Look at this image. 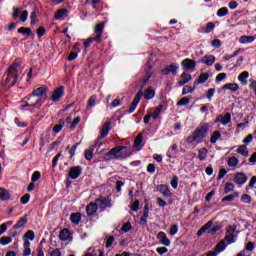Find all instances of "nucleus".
I'll list each match as a JSON object with an SVG mask.
<instances>
[{
  "label": "nucleus",
  "instance_id": "nucleus-57",
  "mask_svg": "<svg viewBox=\"0 0 256 256\" xmlns=\"http://www.w3.org/2000/svg\"><path fill=\"white\" fill-rule=\"evenodd\" d=\"M97 96H91L88 100V107H95Z\"/></svg>",
  "mask_w": 256,
  "mask_h": 256
},
{
  "label": "nucleus",
  "instance_id": "nucleus-27",
  "mask_svg": "<svg viewBox=\"0 0 256 256\" xmlns=\"http://www.w3.org/2000/svg\"><path fill=\"white\" fill-rule=\"evenodd\" d=\"M24 243H29V241L35 240V232L33 230H28L22 237Z\"/></svg>",
  "mask_w": 256,
  "mask_h": 256
},
{
  "label": "nucleus",
  "instance_id": "nucleus-40",
  "mask_svg": "<svg viewBox=\"0 0 256 256\" xmlns=\"http://www.w3.org/2000/svg\"><path fill=\"white\" fill-rule=\"evenodd\" d=\"M207 148H201L199 151H198V159L200 161H205V159H207Z\"/></svg>",
  "mask_w": 256,
  "mask_h": 256
},
{
  "label": "nucleus",
  "instance_id": "nucleus-18",
  "mask_svg": "<svg viewBox=\"0 0 256 256\" xmlns=\"http://www.w3.org/2000/svg\"><path fill=\"white\" fill-rule=\"evenodd\" d=\"M47 91H49V88L47 86H42L37 89H35L32 94L33 97H37V99H41L43 95H46Z\"/></svg>",
  "mask_w": 256,
  "mask_h": 256
},
{
  "label": "nucleus",
  "instance_id": "nucleus-59",
  "mask_svg": "<svg viewBox=\"0 0 256 256\" xmlns=\"http://www.w3.org/2000/svg\"><path fill=\"white\" fill-rule=\"evenodd\" d=\"M121 229L124 233H129V231H131V223H125Z\"/></svg>",
  "mask_w": 256,
  "mask_h": 256
},
{
  "label": "nucleus",
  "instance_id": "nucleus-36",
  "mask_svg": "<svg viewBox=\"0 0 256 256\" xmlns=\"http://www.w3.org/2000/svg\"><path fill=\"white\" fill-rule=\"evenodd\" d=\"M71 236V233H69V229L65 228L60 231L59 237L61 241H67L69 237Z\"/></svg>",
  "mask_w": 256,
  "mask_h": 256
},
{
  "label": "nucleus",
  "instance_id": "nucleus-28",
  "mask_svg": "<svg viewBox=\"0 0 256 256\" xmlns=\"http://www.w3.org/2000/svg\"><path fill=\"white\" fill-rule=\"evenodd\" d=\"M209 79V73L204 72L200 74L198 80L194 81V85H203V83H206V81Z\"/></svg>",
  "mask_w": 256,
  "mask_h": 256
},
{
  "label": "nucleus",
  "instance_id": "nucleus-46",
  "mask_svg": "<svg viewBox=\"0 0 256 256\" xmlns=\"http://www.w3.org/2000/svg\"><path fill=\"white\" fill-rule=\"evenodd\" d=\"M79 123H81V117L77 116L70 125V131H73V129H75Z\"/></svg>",
  "mask_w": 256,
  "mask_h": 256
},
{
  "label": "nucleus",
  "instance_id": "nucleus-47",
  "mask_svg": "<svg viewBox=\"0 0 256 256\" xmlns=\"http://www.w3.org/2000/svg\"><path fill=\"white\" fill-rule=\"evenodd\" d=\"M235 185L233 183H226V186L224 188V193H231V191H234Z\"/></svg>",
  "mask_w": 256,
  "mask_h": 256
},
{
  "label": "nucleus",
  "instance_id": "nucleus-14",
  "mask_svg": "<svg viewBox=\"0 0 256 256\" xmlns=\"http://www.w3.org/2000/svg\"><path fill=\"white\" fill-rule=\"evenodd\" d=\"M142 97H143V91L140 90V91L136 94V96H135V98H134V100H133V102H132V104H131V107H130V109H129V113H133V112L137 109V105H139V103H140Z\"/></svg>",
  "mask_w": 256,
  "mask_h": 256
},
{
  "label": "nucleus",
  "instance_id": "nucleus-51",
  "mask_svg": "<svg viewBox=\"0 0 256 256\" xmlns=\"http://www.w3.org/2000/svg\"><path fill=\"white\" fill-rule=\"evenodd\" d=\"M28 17H29V12L27 10H24L20 15V21H22V23H25Z\"/></svg>",
  "mask_w": 256,
  "mask_h": 256
},
{
  "label": "nucleus",
  "instance_id": "nucleus-4",
  "mask_svg": "<svg viewBox=\"0 0 256 256\" xmlns=\"http://www.w3.org/2000/svg\"><path fill=\"white\" fill-rule=\"evenodd\" d=\"M103 31H105V22L96 24L94 28V36L88 38L84 42V47H86V49L91 47L93 41H95V43H101V39H103Z\"/></svg>",
  "mask_w": 256,
  "mask_h": 256
},
{
  "label": "nucleus",
  "instance_id": "nucleus-49",
  "mask_svg": "<svg viewBox=\"0 0 256 256\" xmlns=\"http://www.w3.org/2000/svg\"><path fill=\"white\" fill-rule=\"evenodd\" d=\"M39 179H41V172L35 171L32 174V178H31L32 183H35V181H39Z\"/></svg>",
  "mask_w": 256,
  "mask_h": 256
},
{
  "label": "nucleus",
  "instance_id": "nucleus-2",
  "mask_svg": "<svg viewBox=\"0 0 256 256\" xmlns=\"http://www.w3.org/2000/svg\"><path fill=\"white\" fill-rule=\"evenodd\" d=\"M211 125L209 123H203L197 127L194 132L187 138V143H203L205 137L209 133Z\"/></svg>",
  "mask_w": 256,
  "mask_h": 256
},
{
  "label": "nucleus",
  "instance_id": "nucleus-5",
  "mask_svg": "<svg viewBox=\"0 0 256 256\" xmlns=\"http://www.w3.org/2000/svg\"><path fill=\"white\" fill-rule=\"evenodd\" d=\"M220 229L221 226L217 225L213 227V220H209L206 224L203 225V227L198 230L197 235L198 237H201V235H204V233H207V231L209 235H215Z\"/></svg>",
  "mask_w": 256,
  "mask_h": 256
},
{
  "label": "nucleus",
  "instance_id": "nucleus-42",
  "mask_svg": "<svg viewBox=\"0 0 256 256\" xmlns=\"http://www.w3.org/2000/svg\"><path fill=\"white\" fill-rule=\"evenodd\" d=\"M23 256H29L31 255V242L23 243Z\"/></svg>",
  "mask_w": 256,
  "mask_h": 256
},
{
  "label": "nucleus",
  "instance_id": "nucleus-10",
  "mask_svg": "<svg viewBox=\"0 0 256 256\" xmlns=\"http://www.w3.org/2000/svg\"><path fill=\"white\" fill-rule=\"evenodd\" d=\"M63 95H65V88L60 86L52 92L51 101L58 103V101H61Z\"/></svg>",
  "mask_w": 256,
  "mask_h": 256
},
{
  "label": "nucleus",
  "instance_id": "nucleus-30",
  "mask_svg": "<svg viewBox=\"0 0 256 256\" xmlns=\"http://www.w3.org/2000/svg\"><path fill=\"white\" fill-rule=\"evenodd\" d=\"M67 15H69V11L65 8L58 10L55 13V19L60 20V19H65V17H67Z\"/></svg>",
  "mask_w": 256,
  "mask_h": 256
},
{
  "label": "nucleus",
  "instance_id": "nucleus-41",
  "mask_svg": "<svg viewBox=\"0 0 256 256\" xmlns=\"http://www.w3.org/2000/svg\"><path fill=\"white\" fill-rule=\"evenodd\" d=\"M223 89H228L229 91H239V85L237 83H228L223 86Z\"/></svg>",
  "mask_w": 256,
  "mask_h": 256
},
{
  "label": "nucleus",
  "instance_id": "nucleus-54",
  "mask_svg": "<svg viewBox=\"0 0 256 256\" xmlns=\"http://www.w3.org/2000/svg\"><path fill=\"white\" fill-rule=\"evenodd\" d=\"M177 105L183 106V105H189V98L183 97L178 102Z\"/></svg>",
  "mask_w": 256,
  "mask_h": 256
},
{
  "label": "nucleus",
  "instance_id": "nucleus-52",
  "mask_svg": "<svg viewBox=\"0 0 256 256\" xmlns=\"http://www.w3.org/2000/svg\"><path fill=\"white\" fill-rule=\"evenodd\" d=\"M214 29H215V23L209 22L206 25L205 33H211V31H213Z\"/></svg>",
  "mask_w": 256,
  "mask_h": 256
},
{
  "label": "nucleus",
  "instance_id": "nucleus-26",
  "mask_svg": "<svg viewBox=\"0 0 256 256\" xmlns=\"http://www.w3.org/2000/svg\"><path fill=\"white\" fill-rule=\"evenodd\" d=\"M144 99H147L148 101L153 99L155 97V89L153 87H148L144 93H142Z\"/></svg>",
  "mask_w": 256,
  "mask_h": 256
},
{
  "label": "nucleus",
  "instance_id": "nucleus-19",
  "mask_svg": "<svg viewBox=\"0 0 256 256\" xmlns=\"http://www.w3.org/2000/svg\"><path fill=\"white\" fill-rule=\"evenodd\" d=\"M157 239L164 245V247H169V245H171V240L167 238V234H165V232H159Z\"/></svg>",
  "mask_w": 256,
  "mask_h": 256
},
{
  "label": "nucleus",
  "instance_id": "nucleus-21",
  "mask_svg": "<svg viewBox=\"0 0 256 256\" xmlns=\"http://www.w3.org/2000/svg\"><path fill=\"white\" fill-rule=\"evenodd\" d=\"M180 79L177 82V85H179V87H183V85H187V83H189V81H191L192 77L191 74H187V73H182L180 76Z\"/></svg>",
  "mask_w": 256,
  "mask_h": 256
},
{
  "label": "nucleus",
  "instance_id": "nucleus-61",
  "mask_svg": "<svg viewBox=\"0 0 256 256\" xmlns=\"http://www.w3.org/2000/svg\"><path fill=\"white\" fill-rule=\"evenodd\" d=\"M46 33V30H45V27L43 26H40L37 30V35L38 37H43V35H45Z\"/></svg>",
  "mask_w": 256,
  "mask_h": 256
},
{
  "label": "nucleus",
  "instance_id": "nucleus-16",
  "mask_svg": "<svg viewBox=\"0 0 256 256\" xmlns=\"http://www.w3.org/2000/svg\"><path fill=\"white\" fill-rule=\"evenodd\" d=\"M157 191L162 193L164 197H172L173 193H171V190H169V186L165 184H160L157 186Z\"/></svg>",
  "mask_w": 256,
  "mask_h": 256
},
{
  "label": "nucleus",
  "instance_id": "nucleus-25",
  "mask_svg": "<svg viewBox=\"0 0 256 256\" xmlns=\"http://www.w3.org/2000/svg\"><path fill=\"white\" fill-rule=\"evenodd\" d=\"M134 147L137 151L143 148V134H138L134 140Z\"/></svg>",
  "mask_w": 256,
  "mask_h": 256
},
{
  "label": "nucleus",
  "instance_id": "nucleus-15",
  "mask_svg": "<svg viewBox=\"0 0 256 256\" xmlns=\"http://www.w3.org/2000/svg\"><path fill=\"white\" fill-rule=\"evenodd\" d=\"M81 173H82L81 166H74L70 168L68 177H70V179H79V177L81 176Z\"/></svg>",
  "mask_w": 256,
  "mask_h": 256
},
{
  "label": "nucleus",
  "instance_id": "nucleus-33",
  "mask_svg": "<svg viewBox=\"0 0 256 256\" xmlns=\"http://www.w3.org/2000/svg\"><path fill=\"white\" fill-rule=\"evenodd\" d=\"M219 139H221V131L216 130L212 133L210 137V143H212V145H215V143H217Z\"/></svg>",
  "mask_w": 256,
  "mask_h": 256
},
{
  "label": "nucleus",
  "instance_id": "nucleus-17",
  "mask_svg": "<svg viewBox=\"0 0 256 256\" xmlns=\"http://www.w3.org/2000/svg\"><path fill=\"white\" fill-rule=\"evenodd\" d=\"M97 145H99V141H96L92 146L85 150L84 157L87 161H91V159H93V151H95V147H97Z\"/></svg>",
  "mask_w": 256,
  "mask_h": 256
},
{
  "label": "nucleus",
  "instance_id": "nucleus-24",
  "mask_svg": "<svg viewBox=\"0 0 256 256\" xmlns=\"http://www.w3.org/2000/svg\"><path fill=\"white\" fill-rule=\"evenodd\" d=\"M201 63L204 65H207L208 67H211L213 63H215V56L214 55H205L201 58Z\"/></svg>",
  "mask_w": 256,
  "mask_h": 256
},
{
  "label": "nucleus",
  "instance_id": "nucleus-55",
  "mask_svg": "<svg viewBox=\"0 0 256 256\" xmlns=\"http://www.w3.org/2000/svg\"><path fill=\"white\" fill-rule=\"evenodd\" d=\"M114 242H115L114 236L108 237V239L106 240V248L109 249V247H111Z\"/></svg>",
  "mask_w": 256,
  "mask_h": 256
},
{
  "label": "nucleus",
  "instance_id": "nucleus-3",
  "mask_svg": "<svg viewBox=\"0 0 256 256\" xmlns=\"http://www.w3.org/2000/svg\"><path fill=\"white\" fill-rule=\"evenodd\" d=\"M133 151L125 146H116L106 153L107 159H127Z\"/></svg>",
  "mask_w": 256,
  "mask_h": 256
},
{
  "label": "nucleus",
  "instance_id": "nucleus-50",
  "mask_svg": "<svg viewBox=\"0 0 256 256\" xmlns=\"http://www.w3.org/2000/svg\"><path fill=\"white\" fill-rule=\"evenodd\" d=\"M171 187H173V189H177V187H179V179L177 178V176H174L170 182Z\"/></svg>",
  "mask_w": 256,
  "mask_h": 256
},
{
  "label": "nucleus",
  "instance_id": "nucleus-8",
  "mask_svg": "<svg viewBox=\"0 0 256 256\" xmlns=\"http://www.w3.org/2000/svg\"><path fill=\"white\" fill-rule=\"evenodd\" d=\"M237 227L235 226H228L227 230H226V235L224 237V241H227V243H229V245H231V243H235V231H236Z\"/></svg>",
  "mask_w": 256,
  "mask_h": 256
},
{
  "label": "nucleus",
  "instance_id": "nucleus-39",
  "mask_svg": "<svg viewBox=\"0 0 256 256\" xmlns=\"http://www.w3.org/2000/svg\"><path fill=\"white\" fill-rule=\"evenodd\" d=\"M227 249V244H225V240H221L215 247V251L221 253Z\"/></svg>",
  "mask_w": 256,
  "mask_h": 256
},
{
  "label": "nucleus",
  "instance_id": "nucleus-60",
  "mask_svg": "<svg viewBox=\"0 0 256 256\" xmlns=\"http://www.w3.org/2000/svg\"><path fill=\"white\" fill-rule=\"evenodd\" d=\"M178 231H179V227L177 226V224H174L170 228V235H177Z\"/></svg>",
  "mask_w": 256,
  "mask_h": 256
},
{
  "label": "nucleus",
  "instance_id": "nucleus-32",
  "mask_svg": "<svg viewBox=\"0 0 256 256\" xmlns=\"http://www.w3.org/2000/svg\"><path fill=\"white\" fill-rule=\"evenodd\" d=\"M25 225H27V217L20 218L18 222L13 226V229H24Z\"/></svg>",
  "mask_w": 256,
  "mask_h": 256
},
{
  "label": "nucleus",
  "instance_id": "nucleus-62",
  "mask_svg": "<svg viewBox=\"0 0 256 256\" xmlns=\"http://www.w3.org/2000/svg\"><path fill=\"white\" fill-rule=\"evenodd\" d=\"M251 141H253V135L252 134H249L247 135V137L243 140V143L245 145H249V143H251Z\"/></svg>",
  "mask_w": 256,
  "mask_h": 256
},
{
  "label": "nucleus",
  "instance_id": "nucleus-20",
  "mask_svg": "<svg viewBox=\"0 0 256 256\" xmlns=\"http://www.w3.org/2000/svg\"><path fill=\"white\" fill-rule=\"evenodd\" d=\"M111 130V121H106L104 125L102 126L100 139H105L107 135H109V131Z\"/></svg>",
  "mask_w": 256,
  "mask_h": 256
},
{
  "label": "nucleus",
  "instance_id": "nucleus-44",
  "mask_svg": "<svg viewBox=\"0 0 256 256\" xmlns=\"http://www.w3.org/2000/svg\"><path fill=\"white\" fill-rule=\"evenodd\" d=\"M229 14V9L227 7H222L217 11V16L218 17H225V15Z\"/></svg>",
  "mask_w": 256,
  "mask_h": 256
},
{
  "label": "nucleus",
  "instance_id": "nucleus-29",
  "mask_svg": "<svg viewBox=\"0 0 256 256\" xmlns=\"http://www.w3.org/2000/svg\"><path fill=\"white\" fill-rule=\"evenodd\" d=\"M9 199H11V194L9 193V190L5 188H0V200L9 201Z\"/></svg>",
  "mask_w": 256,
  "mask_h": 256
},
{
  "label": "nucleus",
  "instance_id": "nucleus-56",
  "mask_svg": "<svg viewBox=\"0 0 256 256\" xmlns=\"http://www.w3.org/2000/svg\"><path fill=\"white\" fill-rule=\"evenodd\" d=\"M29 199H31V195L25 194L24 196L21 197V203L22 205H27L29 203Z\"/></svg>",
  "mask_w": 256,
  "mask_h": 256
},
{
  "label": "nucleus",
  "instance_id": "nucleus-23",
  "mask_svg": "<svg viewBox=\"0 0 256 256\" xmlns=\"http://www.w3.org/2000/svg\"><path fill=\"white\" fill-rule=\"evenodd\" d=\"M234 181L237 185H244V183H247V176L245 175V173L239 172L234 177Z\"/></svg>",
  "mask_w": 256,
  "mask_h": 256
},
{
  "label": "nucleus",
  "instance_id": "nucleus-7",
  "mask_svg": "<svg viewBox=\"0 0 256 256\" xmlns=\"http://www.w3.org/2000/svg\"><path fill=\"white\" fill-rule=\"evenodd\" d=\"M95 203L100 211H105L107 207H113V203L111 202V198L109 197H100L95 200Z\"/></svg>",
  "mask_w": 256,
  "mask_h": 256
},
{
  "label": "nucleus",
  "instance_id": "nucleus-13",
  "mask_svg": "<svg viewBox=\"0 0 256 256\" xmlns=\"http://www.w3.org/2000/svg\"><path fill=\"white\" fill-rule=\"evenodd\" d=\"M177 71H179V64L172 63L169 66H167L164 70H162V74L169 75V73H172V75H177Z\"/></svg>",
  "mask_w": 256,
  "mask_h": 256
},
{
  "label": "nucleus",
  "instance_id": "nucleus-63",
  "mask_svg": "<svg viewBox=\"0 0 256 256\" xmlns=\"http://www.w3.org/2000/svg\"><path fill=\"white\" fill-rule=\"evenodd\" d=\"M249 87L252 89V91H254V95L256 96V80H251Z\"/></svg>",
  "mask_w": 256,
  "mask_h": 256
},
{
  "label": "nucleus",
  "instance_id": "nucleus-34",
  "mask_svg": "<svg viewBox=\"0 0 256 256\" xmlns=\"http://www.w3.org/2000/svg\"><path fill=\"white\" fill-rule=\"evenodd\" d=\"M236 153H239V155H242V157H249V150H247L246 145L238 146V149L236 150Z\"/></svg>",
  "mask_w": 256,
  "mask_h": 256
},
{
  "label": "nucleus",
  "instance_id": "nucleus-64",
  "mask_svg": "<svg viewBox=\"0 0 256 256\" xmlns=\"http://www.w3.org/2000/svg\"><path fill=\"white\" fill-rule=\"evenodd\" d=\"M50 256H61V250L55 249L50 253Z\"/></svg>",
  "mask_w": 256,
  "mask_h": 256
},
{
  "label": "nucleus",
  "instance_id": "nucleus-58",
  "mask_svg": "<svg viewBox=\"0 0 256 256\" xmlns=\"http://www.w3.org/2000/svg\"><path fill=\"white\" fill-rule=\"evenodd\" d=\"M148 218H149V212H144L140 219L141 225H145V223H147Z\"/></svg>",
  "mask_w": 256,
  "mask_h": 256
},
{
  "label": "nucleus",
  "instance_id": "nucleus-37",
  "mask_svg": "<svg viewBox=\"0 0 256 256\" xmlns=\"http://www.w3.org/2000/svg\"><path fill=\"white\" fill-rule=\"evenodd\" d=\"M70 221H72V223H74L75 225H79V223L81 222V214L80 213L71 214Z\"/></svg>",
  "mask_w": 256,
  "mask_h": 256
},
{
  "label": "nucleus",
  "instance_id": "nucleus-6",
  "mask_svg": "<svg viewBox=\"0 0 256 256\" xmlns=\"http://www.w3.org/2000/svg\"><path fill=\"white\" fill-rule=\"evenodd\" d=\"M26 99L27 101L22 107H29V111H33V109H41V105H43V100L41 98H37V96L31 94Z\"/></svg>",
  "mask_w": 256,
  "mask_h": 256
},
{
  "label": "nucleus",
  "instance_id": "nucleus-48",
  "mask_svg": "<svg viewBox=\"0 0 256 256\" xmlns=\"http://www.w3.org/2000/svg\"><path fill=\"white\" fill-rule=\"evenodd\" d=\"M241 201L242 203H246L247 205H249L251 203V196L248 194H243L241 196Z\"/></svg>",
  "mask_w": 256,
  "mask_h": 256
},
{
  "label": "nucleus",
  "instance_id": "nucleus-31",
  "mask_svg": "<svg viewBox=\"0 0 256 256\" xmlns=\"http://www.w3.org/2000/svg\"><path fill=\"white\" fill-rule=\"evenodd\" d=\"M247 79H249V72L247 71L240 73L238 76V80L240 81L241 85H247Z\"/></svg>",
  "mask_w": 256,
  "mask_h": 256
},
{
  "label": "nucleus",
  "instance_id": "nucleus-9",
  "mask_svg": "<svg viewBox=\"0 0 256 256\" xmlns=\"http://www.w3.org/2000/svg\"><path fill=\"white\" fill-rule=\"evenodd\" d=\"M182 68L184 71H195L197 67V62L195 60L186 58L181 62Z\"/></svg>",
  "mask_w": 256,
  "mask_h": 256
},
{
  "label": "nucleus",
  "instance_id": "nucleus-53",
  "mask_svg": "<svg viewBox=\"0 0 256 256\" xmlns=\"http://www.w3.org/2000/svg\"><path fill=\"white\" fill-rule=\"evenodd\" d=\"M195 89L191 88V86H184L182 90V95H187L188 93H193Z\"/></svg>",
  "mask_w": 256,
  "mask_h": 256
},
{
  "label": "nucleus",
  "instance_id": "nucleus-38",
  "mask_svg": "<svg viewBox=\"0 0 256 256\" xmlns=\"http://www.w3.org/2000/svg\"><path fill=\"white\" fill-rule=\"evenodd\" d=\"M239 165V159L235 156H232L228 159V167L235 168Z\"/></svg>",
  "mask_w": 256,
  "mask_h": 256
},
{
  "label": "nucleus",
  "instance_id": "nucleus-45",
  "mask_svg": "<svg viewBox=\"0 0 256 256\" xmlns=\"http://www.w3.org/2000/svg\"><path fill=\"white\" fill-rule=\"evenodd\" d=\"M18 33H22V35H27V37H29L32 32H31V28L21 27L18 29Z\"/></svg>",
  "mask_w": 256,
  "mask_h": 256
},
{
  "label": "nucleus",
  "instance_id": "nucleus-12",
  "mask_svg": "<svg viewBox=\"0 0 256 256\" xmlns=\"http://www.w3.org/2000/svg\"><path fill=\"white\" fill-rule=\"evenodd\" d=\"M214 123L217 125V123H221V125H229L231 123V114L226 113L225 115H219Z\"/></svg>",
  "mask_w": 256,
  "mask_h": 256
},
{
  "label": "nucleus",
  "instance_id": "nucleus-43",
  "mask_svg": "<svg viewBox=\"0 0 256 256\" xmlns=\"http://www.w3.org/2000/svg\"><path fill=\"white\" fill-rule=\"evenodd\" d=\"M13 241V239L9 236H3L0 238V245H9V243H11Z\"/></svg>",
  "mask_w": 256,
  "mask_h": 256
},
{
  "label": "nucleus",
  "instance_id": "nucleus-35",
  "mask_svg": "<svg viewBox=\"0 0 256 256\" xmlns=\"http://www.w3.org/2000/svg\"><path fill=\"white\" fill-rule=\"evenodd\" d=\"M253 41H255V36H241L239 39V43H241L242 45H245L247 43H253Z\"/></svg>",
  "mask_w": 256,
  "mask_h": 256
},
{
  "label": "nucleus",
  "instance_id": "nucleus-1",
  "mask_svg": "<svg viewBox=\"0 0 256 256\" xmlns=\"http://www.w3.org/2000/svg\"><path fill=\"white\" fill-rule=\"evenodd\" d=\"M21 63L18 61L13 62V64L7 69L6 73L2 78V83L6 87H13L15 83H17V79H19V66Z\"/></svg>",
  "mask_w": 256,
  "mask_h": 256
},
{
  "label": "nucleus",
  "instance_id": "nucleus-11",
  "mask_svg": "<svg viewBox=\"0 0 256 256\" xmlns=\"http://www.w3.org/2000/svg\"><path fill=\"white\" fill-rule=\"evenodd\" d=\"M162 110H163V105H161V104L158 105L155 108L154 112H152L144 117V123H146V124L149 123V119H151V117H152V119H157V117H159V115H161Z\"/></svg>",
  "mask_w": 256,
  "mask_h": 256
},
{
  "label": "nucleus",
  "instance_id": "nucleus-22",
  "mask_svg": "<svg viewBox=\"0 0 256 256\" xmlns=\"http://www.w3.org/2000/svg\"><path fill=\"white\" fill-rule=\"evenodd\" d=\"M97 209H99V206H97L96 202L90 203L86 207V213L89 216H93L97 213Z\"/></svg>",
  "mask_w": 256,
  "mask_h": 256
}]
</instances>
